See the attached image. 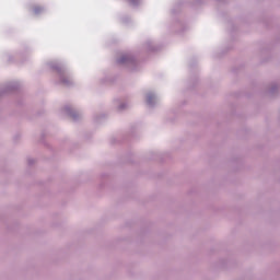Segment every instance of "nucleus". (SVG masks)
Returning a JSON list of instances; mask_svg holds the SVG:
<instances>
[{"instance_id":"f257e3e1","label":"nucleus","mask_w":280,"mask_h":280,"mask_svg":"<svg viewBox=\"0 0 280 280\" xmlns=\"http://www.w3.org/2000/svg\"><path fill=\"white\" fill-rule=\"evenodd\" d=\"M33 12H34V14H39V12H43V8L42 7H34Z\"/></svg>"},{"instance_id":"f03ea898","label":"nucleus","mask_w":280,"mask_h":280,"mask_svg":"<svg viewBox=\"0 0 280 280\" xmlns=\"http://www.w3.org/2000/svg\"><path fill=\"white\" fill-rule=\"evenodd\" d=\"M130 1V3H136L137 2V0H129Z\"/></svg>"},{"instance_id":"7ed1b4c3","label":"nucleus","mask_w":280,"mask_h":280,"mask_svg":"<svg viewBox=\"0 0 280 280\" xmlns=\"http://www.w3.org/2000/svg\"><path fill=\"white\" fill-rule=\"evenodd\" d=\"M119 62H125V60H124V59H120Z\"/></svg>"}]
</instances>
